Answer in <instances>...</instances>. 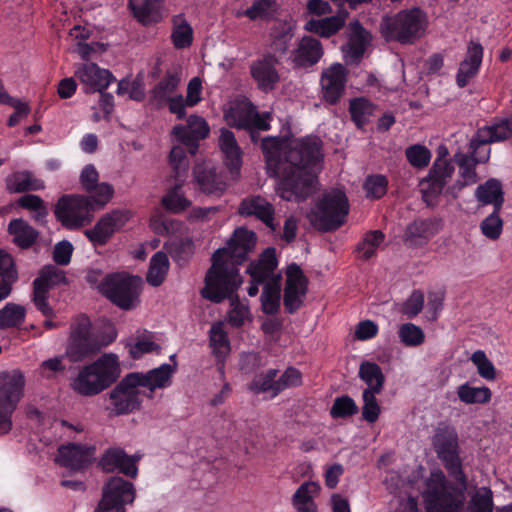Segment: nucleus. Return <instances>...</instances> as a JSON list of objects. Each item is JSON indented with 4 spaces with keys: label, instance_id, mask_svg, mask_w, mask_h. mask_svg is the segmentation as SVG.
Masks as SVG:
<instances>
[{
    "label": "nucleus",
    "instance_id": "52",
    "mask_svg": "<svg viewBox=\"0 0 512 512\" xmlns=\"http://www.w3.org/2000/svg\"><path fill=\"white\" fill-rule=\"evenodd\" d=\"M398 337L400 342L406 347H417L425 341V334L422 328L411 322L399 326Z\"/></svg>",
    "mask_w": 512,
    "mask_h": 512
},
{
    "label": "nucleus",
    "instance_id": "32",
    "mask_svg": "<svg viewBox=\"0 0 512 512\" xmlns=\"http://www.w3.org/2000/svg\"><path fill=\"white\" fill-rule=\"evenodd\" d=\"M453 173L454 166L449 161L437 158L430 168L427 177L421 182V184L427 183L430 190L421 188L420 192H442Z\"/></svg>",
    "mask_w": 512,
    "mask_h": 512
},
{
    "label": "nucleus",
    "instance_id": "22",
    "mask_svg": "<svg viewBox=\"0 0 512 512\" xmlns=\"http://www.w3.org/2000/svg\"><path fill=\"white\" fill-rule=\"evenodd\" d=\"M324 54L321 42L312 36H303L290 54L294 69H309L316 65Z\"/></svg>",
    "mask_w": 512,
    "mask_h": 512
},
{
    "label": "nucleus",
    "instance_id": "63",
    "mask_svg": "<svg viewBox=\"0 0 512 512\" xmlns=\"http://www.w3.org/2000/svg\"><path fill=\"white\" fill-rule=\"evenodd\" d=\"M276 393H281L282 391L299 387L302 385V373L295 367H288L278 378H276Z\"/></svg>",
    "mask_w": 512,
    "mask_h": 512
},
{
    "label": "nucleus",
    "instance_id": "9",
    "mask_svg": "<svg viewBox=\"0 0 512 512\" xmlns=\"http://www.w3.org/2000/svg\"><path fill=\"white\" fill-rule=\"evenodd\" d=\"M348 213L346 194H323V198L307 214V219L316 230L330 232L345 223Z\"/></svg>",
    "mask_w": 512,
    "mask_h": 512
},
{
    "label": "nucleus",
    "instance_id": "2",
    "mask_svg": "<svg viewBox=\"0 0 512 512\" xmlns=\"http://www.w3.org/2000/svg\"><path fill=\"white\" fill-rule=\"evenodd\" d=\"M432 446L449 476L460 487L448 481L443 471H432L422 494L426 512H459L465 500L467 477L462 467L459 437L455 427L440 422L432 436Z\"/></svg>",
    "mask_w": 512,
    "mask_h": 512
},
{
    "label": "nucleus",
    "instance_id": "38",
    "mask_svg": "<svg viewBox=\"0 0 512 512\" xmlns=\"http://www.w3.org/2000/svg\"><path fill=\"white\" fill-rule=\"evenodd\" d=\"M8 232L13 236L14 243L22 248H30L38 238V231L23 219H13L8 225Z\"/></svg>",
    "mask_w": 512,
    "mask_h": 512
},
{
    "label": "nucleus",
    "instance_id": "53",
    "mask_svg": "<svg viewBox=\"0 0 512 512\" xmlns=\"http://www.w3.org/2000/svg\"><path fill=\"white\" fill-rule=\"evenodd\" d=\"M18 206L29 210L32 213V218L40 223H43L48 214L46 205L43 200L35 194H24L17 201Z\"/></svg>",
    "mask_w": 512,
    "mask_h": 512
},
{
    "label": "nucleus",
    "instance_id": "13",
    "mask_svg": "<svg viewBox=\"0 0 512 512\" xmlns=\"http://www.w3.org/2000/svg\"><path fill=\"white\" fill-rule=\"evenodd\" d=\"M67 283L65 273L54 265L44 266L33 281L32 301L45 317L54 316V310L48 302L52 287Z\"/></svg>",
    "mask_w": 512,
    "mask_h": 512
},
{
    "label": "nucleus",
    "instance_id": "18",
    "mask_svg": "<svg viewBox=\"0 0 512 512\" xmlns=\"http://www.w3.org/2000/svg\"><path fill=\"white\" fill-rule=\"evenodd\" d=\"M277 266L276 250L273 247L265 249L256 261H252L248 265L247 273L250 275L251 281L247 293L250 297L258 294L260 285H266Z\"/></svg>",
    "mask_w": 512,
    "mask_h": 512
},
{
    "label": "nucleus",
    "instance_id": "56",
    "mask_svg": "<svg viewBox=\"0 0 512 512\" xmlns=\"http://www.w3.org/2000/svg\"><path fill=\"white\" fill-rule=\"evenodd\" d=\"M277 0H255L253 4L247 8L243 15L250 20L270 19L276 12Z\"/></svg>",
    "mask_w": 512,
    "mask_h": 512
},
{
    "label": "nucleus",
    "instance_id": "1",
    "mask_svg": "<svg viewBox=\"0 0 512 512\" xmlns=\"http://www.w3.org/2000/svg\"><path fill=\"white\" fill-rule=\"evenodd\" d=\"M261 150L268 174L281 181L283 192H306L314 187L324 159L318 136H267L261 141Z\"/></svg>",
    "mask_w": 512,
    "mask_h": 512
},
{
    "label": "nucleus",
    "instance_id": "40",
    "mask_svg": "<svg viewBox=\"0 0 512 512\" xmlns=\"http://www.w3.org/2000/svg\"><path fill=\"white\" fill-rule=\"evenodd\" d=\"M358 375L359 378L367 385L364 390L382 392L385 383V376L378 364L370 361H363L360 364Z\"/></svg>",
    "mask_w": 512,
    "mask_h": 512
},
{
    "label": "nucleus",
    "instance_id": "57",
    "mask_svg": "<svg viewBox=\"0 0 512 512\" xmlns=\"http://www.w3.org/2000/svg\"><path fill=\"white\" fill-rule=\"evenodd\" d=\"M381 392H372L370 390H363L362 393V418L369 422L374 423L378 420L381 413V407L376 399V395Z\"/></svg>",
    "mask_w": 512,
    "mask_h": 512
},
{
    "label": "nucleus",
    "instance_id": "27",
    "mask_svg": "<svg viewBox=\"0 0 512 512\" xmlns=\"http://www.w3.org/2000/svg\"><path fill=\"white\" fill-rule=\"evenodd\" d=\"M255 240L254 232L245 228H239L235 230L227 246L218 250H224V258L240 265L247 259L248 253L254 248Z\"/></svg>",
    "mask_w": 512,
    "mask_h": 512
},
{
    "label": "nucleus",
    "instance_id": "26",
    "mask_svg": "<svg viewBox=\"0 0 512 512\" xmlns=\"http://www.w3.org/2000/svg\"><path fill=\"white\" fill-rule=\"evenodd\" d=\"M238 213L243 217H255L273 231L276 229L274 206L259 194H252L243 199L238 207Z\"/></svg>",
    "mask_w": 512,
    "mask_h": 512
},
{
    "label": "nucleus",
    "instance_id": "19",
    "mask_svg": "<svg viewBox=\"0 0 512 512\" xmlns=\"http://www.w3.org/2000/svg\"><path fill=\"white\" fill-rule=\"evenodd\" d=\"M512 137V116L494 119L490 125H485L477 129L471 137L472 145L478 147L481 151L489 152V144L502 142Z\"/></svg>",
    "mask_w": 512,
    "mask_h": 512
},
{
    "label": "nucleus",
    "instance_id": "48",
    "mask_svg": "<svg viewBox=\"0 0 512 512\" xmlns=\"http://www.w3.org/2000/svg\"><path fill=\"white\" fill-rule=\"evenodd\" d=\"M457 395L466 404H484L491 400L492 393L486 386L472 387L464 383L458 387Z\"/></svg>",
    "mask_w": 512,
    "mask_h": 512
},
{
    "label": "nucleus",
    "instance_id": "5",
    "mask_svg": "<svg viewBox=\"0 0 512 512\" xmlns=\"http://www.w3.org/2000/svg\"><path fill=\"white\" fill-rule=\"evenodd\" d=\"M112 194H63L54 208L56 220L67 230L88 225L94 212L102 209Z\"/></svg>",
    "mask_w": 512,
    "mask_h": 512
},
{
    "label": "nucleus",
    "instance_id": "25",
    "mask_svg": "<svg viewBox=\"0 0 512 512\" xmlns=\"http://www.w3.org/2000/svg\"><path fill=\"white\" fill-rule=\"evenodd\" d=\"M94 454V447L72 443L59 447L56 461L63 467L79 471L92 463Z\"/></svg>",
    "mask_w": 512,
    "mask_h": 512
},
{
    "label": "nucleus",
    "instance_id": "59",
    "mask_svg": "<svg viewBox=\"0 0 512 512\" xmlns=\"http://www.w3.org/2000/svg\"><path fill=\"white\" fill-rule=\"evenodd\" d=\"M358 412V406L350 396L337 397L330 409L332 418H347L355 415Z\"/></svg>",
    "mask_w": 512,
    "mask_h": 512
},
{
    "label": "nucleus",
    "instance_id": "61",
    "mask_svg": "<svg viewBox=\"0 0 512 512\" xmlns=\"http://www.w3.org/2000/svg\"><path fill=\"white\" fill-rule=\"evenodd\" d=\"M408 162L416 168L426 167L431 159L430 150L420 144H414L406 148L405 151Z\"/></svg>",
    "mask_w": 512,
    "mask_h": 512
},
{
    "label": "nucleus",
    "instance_id": "46",
    "mask_svg": "<svg viewBox=\"0 0 512 512\" xmlns=\"http://www.w3.org/2000/svg\"><path fill=\"white\" fill-rule=\"evenodd\" d=\"M374 106L366 98H355L350 101L349 113L351 120L358 129H363L373 114Z\"/></svg>",
    "mask_w": 512,
    "mask_h": 512
},
{
    "label": "nucleus",
    "instance_id": "14",
    "mask_svg": "<svg viewBox=\"0 0 512 512\" xmlns=\"http://www.w3.org/2000/svg\"><path fill=\"white\" fill-rule=\"evenodd\" d=\"M490 159L489 152L481 151L469 141L468 151H458L454 154V161L458 165L459 178L453 186V190L461 191L479 181L476 172L478 164H484Z\"/></svg>",
    "mask_w": 512,
    "mask_h": 512
},
{
    "label": "nucleus",
    "instance_id": "28",
    "mask_svg": "<svg viewBox=\"0 0 512 512\" xmlns=\"http://www.w3.org/2000/svg\"><path fill=\"white\" fill-rule=\"evenodd\" d=\"M137 459L128 456L121 448H110L100 459V465L106 472L119 470L128 477L135 478L138 473Z\"/></svg>",
    "mask_w": 512,
    "mask_h": 512
},
{
    "label": "nucleus",
    "instance_id": "49",
    "mask_svg": "<svg viewBox=\"0 0 512 512\" xmlns=\"http://www.w3.org/2000/svg\"><path fill=\"white\" fill-rule=\"evenodd\" d=\"M99 174L93 164H87L83 167L80 174V183L85 192H114L111 184L98 183Z\"/></svg>",
    "mask_w": 512,
    "mask_h": 512
},
{
    "label": "nucleus",
    "instance_id": "16",
    "mask_svg": "<svg viewBox=\"0 0 512 512\" xmlns=\"http://www.w3.org/2000/svg\"><path fill=\"white\" fill-rule=\"evenodd\" d=\"M308 291V279L301 267L291 263L286 269V283L284 287L283 303L289 314H294L303 305Z\"/></svg>",
    "mask_w": 512,
    "mask_h": 512
},
{
    "label": "nucleus",
    "instance_id": "17",
    "mask_svg": "<svg viewBox=\"0 0 512 512\" xmlns=\"http://www.w3.org/2000/svg\"><path fill=\"white\" fill-rule=\"evenodd\" d=\"M443 228V221L437 217L417 218L404 231L403 241L411 248L426 246Z\"/></svg>",
    "mask_w": 512,
    "mask_h": 512
},
{
    "label": "nucleus",
    "instance_id": "51",
    "mask_svg": "<svg viewBox=\"0 0 512 512\" xmlns=\"http://www.w3.org/2000/svg\"><path fill=\"white\" fill-rule=\"evenodd\" d=\"M129 354L133 359H139L143 355L155 352L159 354L161 347L153 340V334L147 333L138 336L134 343L128 344Z\"/></svg>",
    "mask_w": 512,
    "mask_h": 512
},
{
    "label": "nucleus",
    "instance_id": "30",
    "mask_svg": "<svg viewBox=\"0 0 512 512\" xmlns=\"http://www.w3.org/2000/svg\"><path fill=\"white\" fill-rule=\"evenodd\" d=\"M171 173L169 176L170 187L166 192H178L187 179L189 171V159L182 146H174L169 154Z\"/></svg>",
    "mask_w": 512,
    "mask_h": 512
},
{
    "label": "nucleus",
    "instance_id": "36",
    "mask_svg": "<svg viewBox=\"0 0 512 512\" xmlns=\"http://www.w3.org/2000/svg\"><path fill=\"white\" fill-rule=\"evenodd\" d=\"M281 274L273 272L270 280L266 282L261 294V307L265 314H276L280 308Z\"/></svg>",
    "mask_w": 512,
    "mask_h": 512
},
{
    "label": "nucleus",
    "instance_id": "29",
    "mask_svg": "<svg viewBox=\"0 0 512 512\" xmlns=\"http://www.w3.org/2000/svg\"><path fill=\"white\" fill-rule=\"evenodd\" d=\"M482 59L483 47L481 44L471 41L468 45L466 57L461 61L456 74V84L459 88L466 87L471 79L476 77Z\"/></svg>",
    "mask_w": 512,
    "mask_h": 512
},
{
    "label": "nucleus",
    "instance_id": "41",
    "mask_svg": "<svg viewBox=\"0 0 512 512\" xmlns=\"http://www.w3.org/2000/svg\"><path fill=\"white\" fill-rule=\"evenodd\" d=\"M169 270V260L164 252H156L150 259L146 281L153 287L160 286Z\"/></svg>",
    "mask_w": 512,
    "mask_h": 512
},
{
    "label": "nucleus",
    "instance_id": "47",
    "mask_svg": "<svg viewBox=\"0 0 512 512\" xmlns=\"http://www.w3.org/2000/svg\"><path fill=\"white\" fill-rule=\"evenodd\" d=\"M294 37L293 28L282 23L276 26L271 32V49L274 51L273 54L278 53L284 55L287 53L291 41Z\"/></svg>",
    "mask_w": 512,
    "mask_h": 512
},
{
    "label": "nucleus",
    "instance_id": "50",
    "mask_svg": "<svg viewBox=\"0 0 512 512\" xmlns=\"http://www.w3.org/2000/svg\"><path fill=\"white\" fill-rule=\"evenodd\" d=\"M26 310L15 303H7L0 309V329L13 328L21 325L25 320Z\"/></svg>",
    "mask_w": 512,
    "mask_h": 512
},
{
    "label": "nucleus",
    "instance_id": "7",
    "mask_svg": "<svg viewBox=\"0 0 512 512\" xmlns=\"http://www.w3.org/2000/svg\"><path fill=\"white\" fill-rule=\"evenodd\" d=\"M428 23L426 12L419 7H412L383 18L381 32L387 41L410 45L425 35Z\"/></svg>",
    "mask_w": 512,
    "mask_h": 512
},
{
    "label": "nucleus",
    "instance_id": "3",
    "mask_svg": "<svg viewBox=\"0 0 512 512\" xmlns=\"http://www.w3.org/2000/svg\"><path fill=\"white\" fill-rule=\"evenodd\" d=\"M176 370V363H164L146 372L126 374L108 394L113 414L127 415L139 410L142 395L152 399L157 389L170 387Z\"/></svg>",
    "mask_w": 512,
    "mask_h": 512
},
{
    "label": "nucleus",
    "instance_id": "58",
    "mask_svg": "<svg viewBox=\"0 0 512 512\" xmlns=\"http://www.w3.org/2000/svg\"><path fill=\"white\" fill-rule=\"evenodd\" d=\"M468 512H493V494L490 488L482 487L471 498Z\"/></svg>",
    "mask_w": 512,
    "mask_h": 512
},
{
    "label": "nucleus",
    "instance_id": "23",
    "mask_svg": "<svg viewBox=\"0 0 512 512\" xmlns=\"http://www.w3.org/2000/svg\"><path fill=\"white\" fill-rule=\"evenodd\" d=\"M74 75L85 85L87 93L106 90L110 83L115 80L109 70L100 68L92 62L77 65Z\"/></svg>",
    "mask_w": 512,
    "mask_h": 512
},
{
    "label": "nucleus",
    "instance_id": "6",
    "mask_svg": "<svg viewBox=\"0 0 512 512\" xmlns=\"http://www.w3.org/2000/svg\"><path fill=\"white\" fill-rule=\"evenodd\" d=\"M224 250H216L212 265L205 276V286L201 290L203 298L220 303L230 297L242 283L238 264L223 257Z\"/></svg>",
    "mask_w": 512,
    "mask_h": 512
},
{
    "label": "nucleus",
    "instance_id": "55",
    "mask_svg": "<svg viewBox=\"0 0 512 512\" xmlns=\"http://www.w3.org/2000/svg\"><path fill=\"white\" fill-rule=\"evenodd\" d=\"M171 40L176 49H185L191 46L193 29L186 20L182 19L179 23L174 21Z\"/></svg>",
    "mask_w": 512,
    "mask_h": 512
},
{
    "label": "nucleus",
    "instance_id": "12",
    "mask_svg": "<svg viewBox=\"0 0 512 512\" xmlns=\"http://www.w3.org/2000/svg\"><path fill=\"white\" fill-rule=\"evenodd\" d=\"M135 499L131 482L121 477H111L104 485L102 498L95 512H125V506Z\"/></svg>",
    "mask_w": 512,
    "mask_h": 512
},
{
    "label": "nucleus",
    "instance_id": "35",
    "mask_svg": "<svg viewBox=\"0 0 512 512\" xmlns=\"http://www.w3.org/2000/svg\"><path fill=\"white\" fill-rule=\"evenodd\" d=\"M209 342L213 355L217 358L221 375H224V361L230 352L228 334L224 330L223 323H214L209 331Z\"/></svg>",
    "mask_w": 512,
    "mask_h": 512
},
{
    "label": "nucleus",
    "instance_id": "24",
    "mask_svg": "<svg viewBox=\"0 0 512 512\" xmlns=\"http://www.w3.org/2000/svg\"><path fill=\"white\" fill-rule=\"evenodd\" d=\"M346 82L347 70L342 64H333L324 71L321 86L325 101L331 105L337 104L344 93Z\"/></svg>",
    "mask_w": 512,
    "mask_h": 512
},
{
    "label": "nucleus",
    "instance_id": "33",
    "mask_svg": "<svg viewBox=\"0 0 512 512\" xmlns=\"http://www.w3.org/2000/svg\"><path fill=\"white\" fill-rule=\"evenodd\" d=\"M128 6L133 16L144 25L157 23L162 19L161 0H129Z\"/></svg>",
    "mask_w": 512,
    "mask_h": 512
},
{
    "label": "nucleus",
    "instance_id": "37",
    "mask_svg": "<svg viewBox=\"0 0 512 512\" xmlns=\"http://www.w3.org/2000/svg\"><path fill=\"white\" fill-rule=\"evenodd\" d=\"M370 41L371 34L358 21L351 24L347 56L352 62L359 63L361 61Z\"/></svg>",
    "mask_w": 512,
    "mask_h": 512
},
{
    "label": "nucleus",
    "instance_id": "44",
    "mask_svg": "<svg viewBox=\"0 0 512 512\" xmlns=\"http://www.w3.org/2000/svg\"><path fill=\"white\" fill-rule=\"evenodd\" d=\"M277 375V369H268L265 372L255 375L248 384V390L254 394L270 393L272 398L276 397L279 395V393H276Z\"/></svg>",
    "mask_w": 512,
    "mask_h": 512
},
{
    "label": "nucleus",
    "instance_id": "8",
    "mask_svg": "<svg viewBox=\"0 0 512 512\" xmlns=\"http://www.w3.org/2000/svg\"><path fill=\"white\" fill-rule=\"evenodd\" d=\"M98 290L117 307L131 310L140 302L142 280L123 272L111 273L99 283Z\"/></svg>",
    "mask_w": 512,
    "mask_h": 512
},
{
    "label": "nucleus",
    "instance_id": "31",
    "mask_svg": "<svg viewBox=\"0 0 512 512\" xmlns=\"http://www.w3.org/2000/svg\"><path fill=\"white\" fill-rule=\"evenodd\" d=\"M219 147L223 154L225 166L231 174L238 175L242 166V150L232 131L226 128L221 129Z\"/></svg>",
    "mask_w": 512,
    "mask_h": 512
},
{
    "label": "nucleus",
    "instance_id": "4",
    "mask_svg": "<svg viewBox=\"0 0 512 512\" xmlns=\"http://www.w3.org/2000/svg\"><path fill=\"white\" fill-rule=\"evenodd\" d=\"M118 357L109 353L78 369L70 382L71 389L78 395L92 397L110 387L120 377Z\"/></svg>",
    "mask_w": 512,
    "mask_h": 512
},
{
    "label": "nucleus",
    "instance_id": "21",
    "mask_svg": "<svg viewBox=\"0 0 512 512\" xmlns=\"http://www.w3.org/2000/svg\"><path fill=\"white\" fill-rule=\"evenodd\" d=\"M210 132L207 122L200 116L191 115L187 126L177 125L173 128L175 137L195 155L199 148V141L205 139Z\"/></svg>",
    "mask_w": 512,
    "mask_h": 512
},
{
    "label": "nucleus",
    "instance_id": "64",
    "mask_svg": "<svg viewBox=\"0 0 512 512\" xmlns=\"http://www.w3.org/2000/svg\"><path fill=\"white\" fill-rule=\"evenodd\" d=\"M424 294L421 290H414L402 305V313L408 318L416 317L423 309Z\"/></svg>",
    "mask_w": 512,
    "mask_h": 512
},
{
    "label": "nucleus",
    "instance_id": "10",
    "mask_svg": "<svg viewBox=\"0 0 512 512\" xmlns=\"http://www.w3.org/2000/svg\"><path fill=\"white\" fill-rule=\"evenodd\" d=\"M24 385L21 372L0 373V434H7L12 428V414L22 397Z\"/></svg>",
    "mask_w": 512,
    "mask_h": 512
},
{
    "label": "nucleus",
    "instance_id": "11",
    "mask_svg": "<svg viewBox=\"0 0 512 512\" xmlns=\"http://www.w3.org/2000/svg\"><path fill=\"white\" fill-rule=\"evenodd\" d=\"M91 321L84 315H77L70 325L66 355L73 362L82 361L100 350V345L91 332Z\"/></svg>",
    "mask_w": 512,
    "mask_h": 512
},
{
    "label": "nucleus",
    "instance_id": "39",
    "mask_svg": "<svg viewBox=\"0 0 512 512\" xmlns=\"http://www.w3.org/2000/svg\"><path fill=\"white\" fill-rule=\"evenodd\" d=\"M7 186L13 192H32L44 190V181L30 171H18L7 180Z\"/></svg>",
    "mask_w": 512,
    "mask_h": 512
},
{
    "label": "nucleus",
    "instance_id": "43",
    "mask_svg": "<svg viewBox=\"0 0 512 512\" xmlns=\"http://www.w3.org/2000/svg\"><path fill=\"white\" fill-rule=\"evenodd\" d=\"M343 26V18L339 16H331L323 19H310L305 24V30L321 37H330L336 34Z\"/></svg>",
    "mask_w": 512,
    "mask_h": 512
},
{
    "label": "nucleus",
    "instance_id": "62",
    "mask_svg": "<svg viewBox=\"0 0 512 512\" xmlns=\"http://www.w3.org/2000/svg\"><path fill=\"white\" fill-rule=\"evenodd\" d=\"M471 361L476 366L477 372L482 378L488 381H492L496 378V369L484 351H475L471 356Z\"/></svg>",
    "mask_w": 512,
    "mask_h": 512
},
{
    "label": "nucleus",
    "instance_id": "15",
    "mask_svg": "<svg viewBox=\"0 0 512 512\" xmlns=\"http://www.w3.org/2000/svg\"><path fill=\"white\" fill-rule=\"evenodd\" d=\"M131 216L129 210H113L100 217L93 228L86 229L84 235L93 246H104L117 231L125 226Z\"/></svg>",
    "mask_w": 512,
    "mask_h": 512
},
{
    "label": "nucleus",
    "instance_id": "34",
    "mask_svg": "<svg viewBox=\"0 0 512 512\" xmlns=\"http://www.w3.org/2000/svg\"><path fill=\"white\" fill-rule=\"evenodd\" d=\"M320 493L317 482L302 483L292 496V505L297 512H318L315 498Z\"/></svg>",
    "mask_w": 512,
    "mask_h": 512
},
{
    "label": "nucleus",
    "instance_id": "54",
    "mask_svg": "<svg viewBox=\"0 0 512 512\" xmlns=\"http://www.w3.org/2000/svg\"><path fill=\"white\" fill-rule=\"evenodd\" d=\"M180 78L177 74L168 72L162 80L152 89V97L158 103L166 102L169 95L178 87Z\"/></svg>",
    "mask_w": 512,
    "mask_h": 512
},
{
    "label": "nucleus",
    "instance_id": "45",
    "mask_svg": "<svg viewBox=\"0 0 512 512\" xmlns=\"http://www.w3.org/2000/svg\"><path fill=\"white\" fill-rule=\"evenodd\" d=\"M384 239L385 235L381 230L368 231L356 246L357 257L362 260L370 259L376 254Z\"/></svg>",
    "mask_w": 512,
    "mask_h": 512
},
{
    "label": "nucleus",
    "instance_id": "60",
    "mask_svg": "<svg viewBox=\"0 0 512 512\" xmlns=\"http://www.w3.org/2000/svg\"><path fill=\"white\" fill-rule=\"evenodd\" d=\"M482 234L490 239L497 240L503 231V220L499 216V212H492L480 224Z\"/></svg>",
    "mask_w": 512,
    "mask_h": 512
},
{
    "label": "nucleus",
    "instance_id": "20",
    "mask_svg": "<svg viewBox=\"0 0 512 512\" xmlns=\"http://www.w3.org/2000/svg\"><path fill=\"white\" fill-rule=\"evenodd\" d=\"M279 59L273 53H265L261 58L253 61L250 65V74L256 82L257 88L262 92L273 91L280 81V74L277 70Z\"/></svg>",
    "mask_w": 512,
    "mask_h": 512
},
{
    "label": "nucleus",
    "instance_id": "42",
    "mask_svg": "<svg viewBox=\"0 0 512 512\" xmlns=\"http://www.w3.org/2000/svg\"><path fill=\"white\" fill-rule=\"evenodd\" d=\"M195 181L199 184L201 192H223L218 183L215 169L208 163H199L193 169Z\"/></svg>",
    "mask_w": 512,
    "mask_h": 512
}]
</instances>
